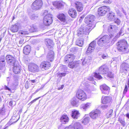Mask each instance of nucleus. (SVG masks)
Returning a JSON list of instances; mask_svg holds the SVG:
<instances>
[{
  "mask_svg": "<svg viewBox=\"0 0 129 129\" xmlns=\"http://www.w3.org/2000/svg\"><path fill=\"white\" fill-rule=\"evenodd\" d=\"M30 29L31 30H30V31L31 32H34L35 31V30L34 29V28L33 27H31V29Z\"/></svg>",
  "mask_w": 129,
  "mask_h": 129,
  "instance_id": "nucleus-59",
  "label": "nucleus"
},
{
  "mask_svg": "<svg viewBox=\"0 0 129 129\" xmlns=\"http://www.w3.org/2000/svg\"><path fill=\"white\" fill-rule=\"evenodd\" d=\"M95 19V16L92 15H89L86 16L85 19V22L88 25L92 23Z\"/></svg>",
  "mask_w": 129,
  "mask_h": 129,
  "instance_id": "nucleus-12",
  "label": "nucleus"
},
{
  "mask_svg": "<svg viewBox=\"0 0 129 129\" xmlns=\"http://www.w3.org/2000/svg\"><path fill=\"white\" fill-rule=\"evenodd\" d=\"M84 16H81V17H80V18L82 19V18H84Z\"/></svg>",
  "mask_w": 129,
  "mask_h": 129,
  "instance_id": "nucleus-64",
  "label": "nucleus"
},
{
  "mask_svg": "<svg viewBox=\"0 0 129 129\" xmlns=\"http://www.w3.org/2000/svg\"><path fill=\"white\" fill-rule=\"evenodd\" d=\"M5 64V62L4 57L2 56L0 57V70L4 68Z\"/></svg>",
  "mask_w": 129,
  "mask_h": 129,
  "instance_id": "nucleus-31",
  "label": "nucleus"
},
{
  "mask_svg": "<svg viewBox=\"0 0 129 129\" xmlns=\"http://www.w3.org/2000/svg\"><path fill=\"white\" fill-rule=\"evenodd\" d=\"M115 22L117 23L118 25H119L120 23V20L117 18H115V20H114Z\"/></svg>",
  "mask_w": 129,
  "mask_h": 129,
  "instance_id": "nucleus-46",
  "label": "nucleus"
},
{
  "mask_svg": "<svg viewBox=\"0 0 129 129\" xmlns=\"http://www.w3.org/2000/svg\"><path fill=\"white\" fill-rule=\"evenodd\" d=\"M7 110L4 108L3 107L0 110V115H4L6 114Z\"/></svg>",
  "mask_w": 129,
  "mask_h": 129,
  "instance_id": "nucleus-40",
  "label": "nucleus"
},
{
  "mask_svg": "<svg viewBox=\"0 0 129 129\" xmlns=\"http://www.w3.org/2000/svg\"><path fill=\"white\" fill-rule=\"evenodd\" d=\"M83 40H77L76 42V44L80 47H82L83 45Z\"/></svg>",
  "mask_w": 129,
  "mask_h": 129,
  "instance_id": "nucleus-39",
  "label": "nucleus"
},
{
  "mask_svg": "<svg viewBox=\"0 0 129 129\" xmlns=\"http://www.w3.org/2000/svg\"><path fill=\"white\" fill-rule=\"evenodd\" d=\"M47 57L48 60L51 61H53L54 58V53L52 50H50L47 55Z\"/></svg>",
  "mask_w": 129,
  "mask_h": 129,
  "instance_id": "nucleus-25",
  "label": "nucleus"
},
{
  "mask_svg": "<svg viewBox=\"0 0 129 129\" xmlns=\"http://www.w3.org/2000/svg\"><path fill=\"white\" fill-rule=\"evenodd\" d=\"M118 38V37L117 36H116L113 38V41H115L117 40Z\"/></svg>",
  "mask_w": 129,
  "mask_h": 129,
  "instance_id": "nucleus-57",
  "label": "nucleus"
},
{
  "mask_svg": "<svg viewBox=\"0 0 129 129\" xmlns=\"http://www.w3.org/2000/svg\"><path fill=\"white\" fill-rule=\"evenodd\" d=\"M109 69L108 67L105 65L101 66L99 69V73L103 74L107 73Z\"/></svg>",
  "mask_w": 129,
  "mask_h": 129,
  "instance_id": "nucleus-18",
  "label": "nucleus"
},
{
  "mask_svg": "<svg viewBox=\"0 0 129 129\" xmlns=\"http://www.w3.org/2000/svg\"><path fill=\"white\" fill-rule=\"evenodd\" d=\"M102 57L103 59H104L108 58V56L107 54H103L102 55Z\"/></svg>",
  "mask_w": 129,
  "mask_h": 129,
  "instance_id": "nucleus-52",
  "label": "nucleus"
},
{
  "mask_svg": "<svg viewBox=\"0 0 129 129\" xmlns=\"http://www.w3.org/2000/svg\"><path fill=\"white\" fill-rule=\"evenodd\" d=\"M126 116L129 118V113H127L126 114Z\"/></svg>",
  "mask_w": 129,
  "mask_h": 129,
  "instance_id": "nucleus-62",
  "label": "nucleus"
},
{
  "mask_svg": "<svg viewBox=\"0 0 129 129\" xmlns=\"http://www.w3.org/2000/svg\"><path fill=\"white\" fill-rule=\"evenodd\" d=\"M112 2L110 0H105L103 2V3L105 4H110Z\"/></svg>",
  "mask_w": 129,
  "mask_h": 129,
  "instance_id": "nucleus-48",
  "label": "nucleus"
},
{
  "mask_svg": "<svg viewBox=\"0 0 129 129\" xmlns=\"http://www.w3.org/2000/svg\"><path fill=\"white\" fill-rule=\"evenodd\" d=\"M9 105L10 106H12V102L11 101L9 103Z\"/></svg>",
  "mask_w": 129,
  "mask_h": 129,
  "instance_id": "nucleus-60",
  "label": "nucleus"
},
{
  "mask_svg": "<svg viewBox=\"0 0 129 129\" xmlns=\"http://www.w3.org/2000/svg\"><path fill=\"white\" fill-rule=\"evenodd\" d=\"M52 21V15L48 14L45 16L43 19V23L45 25L48 26L51 23Z\"/></svg>",
  "mask_w": 129,
  "mask_h": 129,
  "instance_id": "nucleus-7",
  "label": "nucleus"
},
{
  "mask_svg": "<svg viewBox=\"0 0 129 129\" xmlns=\"http://www.w3.org/2000/svg\"><path fill=\"white\" fill-rule=\"evenodd\" d=\"M75 56L73 54H70L66 55L64 59V61L68 63L72 62L75 58Z\"/></svg>",
  "mask_w": 129,
  "mask_h": 129,
  "instance_id": "nucleus-17",
  "label": "nucleus"
},
{
  "mask_svg": "<svg viewBox=\"0 0 129 129\" xmlns=\"http://www.w3.org/2000/svg\"><path fill=\"white\" fill-rule=\"evenodd\" d=\"M127 90V87L126 85H125V88L123 91V94H125Z\"/></svg>",
  "mask_w": 129,
  "mask_h": 129,
  "instance_id": "nucleus-51",
  "label": "nucleus"
},
{
  "mask_svg": "<svg viewBox=\"0 0 129 129\" xmlns=\"http://www.w3.org/2000/svg\"><path fill=\"white\" fill-rule=\"evenodd\" d=\"M82 126L79 123H76L74 124V127L72 125L66 127L64 129H82Z\"/></svg>",
  "mask_w": 129,
  "mask_h": 129,
  "instance_id": "nucleus-19",
  "label": "nucleus"
},
{
  "mask_svg": "<svg viewBox=\"0 0 129 129\" xmlns=\"http://www.w3.org/2000/svg\"><path fill=\"white\" fill-rule=\"evenodd\" d=\"M121 67L123 70L124 71L125 70L126 71L127 69L129 67V65L127 63H124L122 64Z\"/></svg>",
  "mask_w": 129,
  "mask_h": 129,
  "instance_id": "nucleus-38",
  "label": "nucleus"
},
{
  "mask_svg": "<svg viewBox=\"0 0 129 129\" xmlns=\"http://www.w3.org/2000/svg\"><path fill=\"white\" fill-rule=\"evenodd\" d=\"M6 60L7 63L10 65H13L16 63V62L15 58L11 55H8L6 57Z\"/></svg>",
  "mask_w": 129,
  "mask_h": 129,
  "instance_id": "nucleus-10",
  "label": "nucleus"
},
{
  "mask_svg": "<svg viewBox=\"0 0 129 129\" xmlns=\"http://www.w3.org/2000/svg\"><path fill=\"white\" fill-rule=\"evenodd\" d=\"M30 51V46L29 45H27L24 47L23 52L25 54L27 55L29 53Z\"/></svg>",
  "mask_w": 129,
  "mask_h": 129,
  "instance_id": "nucleus-33",
  "label": "nucleus"
},
{
  "mask_svg": "<svg viewBox=\"0 0 129 129\" xmlns=\"http://www.w3.org/2000/svg\"><path fill=\"white\" fill-rule=\"evenodd\" d=\"M113 111V110L112 109H111L109 111L108 113L107 114V115H110L109 117L111 115Z\"/></svg>",
  "mask_w": 129,
  "mask_h": 129,
  "instance_id": "nucleus-53",
  "label": "nucleus"
},
{
  "mask_svg": "<svg viewBox=\"0 0 129 129\" xmlns=\"http://www.w3.org/2000/svg\"><path fill=\"white\" fill-rule=\"evenodd\" d=\"M110 10V9L109 7L106 6L101 7L98 9V14L100 16H103L107 12L109 11Z\"/></svg>",
  "mask_w": 129,
  "mask_h": 129,
  "instance_id": "nucleus-4",
  "label": "nucleus"
},
{
  "mask_svg": "<svg viewBox=\"0 0 129 129\" xmlns=\"http://www.w3.org/2000/svg\"><path fill=\"white\" fill-rule=\"evenodd\" d=\"M66 75V73H58V76L61 78L62 77Z\"/></svg>",
  "mask_w": 129,
  "mask_h": 129,
  "instance_id": "nucleus-45",
  "label": "nucleus"
},
{
  "mask_svg": "<svg viewBox=\"0 0 129 129\" xmlns=\"http://www.w3.org/2000/svg\"><path fill=\"white\" fill-rule=\"evenodd\" d=\"M19 24L18 23H16L12 25L11 28V30L13 32L16 33L19 30Z\"/></svg>",
  "mask_w": 129,
  "mask_h": 129,
  "instance_id": "nucleus-26",
  "label": "nucleus"
},
{
  "mask_svg": "<svg viewBox=\"0 0 129 129\" xmlns=\"http://www.w3.org/2000/svg\"><path fill=\"white\" fill-rule=\"evenodd\" d=\"M119 121L121 124L123 125V126H124L125 124V122L124 121V120L123 119H122L121 118H119Z\"/></svg>",
  "mask_w": 129,
  "mask_h": 129,
  "instance_id": "nucleus-49",
  "label": "nucleus"
},
{
  "mask_svg": "<svg viewBox=\"0 0 129 129\" xmlns=\"http://www.w3.org/2000/svg\"><path fill=\"white\" fill-rule=\"evenodd\" d=\"M25 87L26 88H28V86L27 84H26L25 85Z\"/></svg>",
  "mask_w": 129,
  "mask_h": 129,
  "instance_id": "nucleus-61",
  "label": "nucleus"
},
{
  "mask_svg": "<svg viewBox=\"0 0 129 129\" xmlns=\"http://www.w3.org/2000/svg\"><path fill=\"white\" fill-rule=\"evenodd\" d=\"M13 65L14 66L13 68V71L14 73L15 74H19L21 71V67L18 62H16V63Z\"/></svg>",
  "mask_w": 129,
  "mask_h": 129,
  "instance_id": "nucleus-13",
  "label": "nucleus"
},
{
  "mask_svg": "<svg viewBox=\"0 0 129 129\" xmlns=\"http://www.w3.org/2000/svg\"><path fill=\"white\" fill-rule=\"evenodd\" d=\"M81 63L80 60H79L74 62H71L69 63L68 64V67L70 68H73L76 67L79 65V64Z\"/></svg>",
  "mask_w": 129,
  "mask_h": 129,
  "instance_id": "nucleus-22",
  "label": "nucleus"
},
{
  "mask_svg": "<svg viewBox=\"0 0 129 129\" xmlns=\"http://www.w3.org/2000/svg\"><path fill=\"white\" fill-rule=\"evenodd\" d=\"M75 6L78 11L81 12L83 10L82 4L81 2H76L75 3Z\"/></svg>",
  "mask_w": 129,
  "mask_h": 129,
  "instance_id": "nucleus-27",
  "label": "nucleus"
},
{
  "mask_svg": "<svg viewBox=\"0 0 129 129\" xmlns=\"http://www.w3.org/2000/svg\"><path fill=\"white\" fill-rule=\"evenodd\" d=\"M19 33L21 35H27L28 34V32L26 31H19Z\"/></svg>",
  "mask_w": 129,
  "mask_h": 129,
  "instance_id": "nucleus-44",
  "label": "nucleus"
},
{
  "mask_svg": "<svg viewBox=\"0 0 129 129\" xmlns=\"http://www.w3.org/2000/svg\"><path fill=\"white\" fill-rule=\"evenodd\" d=\"M110 106V105L109 104H106L103 105L102 106V107L103 109H106L108 108Z\"/></svg>",
  "mask_w": 129,
  "mask_h": 129,
  "instance_id": "nucleus-47",
  "label": "nucleus"
},
{
  "mask_svg": "<svg viewBox=\"0 0 129 129\" xmlns=\"http://www.w3.org/2000/svg\"><path fill=\"white\" fill-rule=\"evenodd\" d=\"M45 44L47 48L49 50H52L53 47L54 45L53 41L50 39H47L45 40Z\"/></svg>",
  "mask_w": 129,
  "mask_h": 129,
  "instance_id": "nucleus-14",
  "label": "nucleus"
},
{
  "mask_svg": "<svg viewBox=\"0 0 129 129\" xmlns=\"http://www.w3.org/2000/svg\"><path fill=\"white\" fill-rule=\"evenodd\" d=\"M109 40V36L108 35H105L98 40L97 43L99 46H103L105 45L107 43H108Z\"/></svg>",
  "mask_w": 129,
  "mask_h": 129,
  "instance_id": "nucleus-3",
  "label": "nucleus"
},
{
  "mask_svg": "<svg viewBox=\"0 0 129 129\" xmlns=\"http://www.w3.org/2000/svg\"><path fill=\"white\" fill-rule=\"evenodd\" d=\"M93 76L96 78L98 80H100L102 78V76L100 75L99 73H93L92 75V76L89 78L88 80H89L90 81H92L91 83L94 84H95L94 83V82L93 81Z\"/></svg>",
  "mask_w": 129,
  "mask_h": 129,
  "instance_id": "nucleus-15",
  "label": "nucleus"
},
{
  "mask_svg": "<svg viewBox=\"0 0 129 129\" xmlns=\"http://www.w3.org/2000/svg\"><path fill=\"white\" fill-rule=\"evenodd\" d=\"M31 82L32 83H35L37 81V80L36 79H34L31 80Z\"/></svg>",
  "mask_w": 129,
  "mask_h": 129,
  "instance_id": "nucleus-58",
  "label": "nucleus"
},
{
  "mask_svg": "<svg viewBox=\"0 0 129 129\" xmlns=\"http://www.w3.org/2000/svg\"><path fill=\"white\" fill-rule=\"evenodd\" d=\"M71 104L73 106L77 107L79 105V100L77 98H74L71 100Z\"/></svg>",
  "mask_w": 129,
  "mask_h": 129,
  "instance_id": "nucleus-28",
  "label": "nucleus"
},
{
  "mask_svg": "<svg viewBox=\"0 0 129 129\" xmlns=\"http://www.w3.org/2000/svg\"><path fill=\"white\" fill-rule=\"evenodd\" d=\"M29 71L32 72H37L39 70L38 66L34 63L30 64L28 66Z\"/></svg>",
  "mask_w": 129,
  "mask_h": 129,
  "instance_id": "nucleus-11",
  "label": "nucleus"
},
{
  "mask_svg": "<svg viewBox=\"0 0 129 129\" xmlns=\"http://www.w3.org/2000/svg\"><path fill=\"white\" fill-rule=\"evenodd\" d=\"M4 88H5V89L6 90H7L10 91L11 90L10 89V88L8 87L6 85L5 86Z\"/></svg>",
  "mask_w": 129,
  "mask_h": 129,
  "instance_id": "nucleus-55",
  "label": "nucleus"
},
{
  "mask_svg": "<svg viewBox=\"0 0 129 129\" xmlns=\"http://www.w3.org/2000/svg\"><path fill=\"white\" fill-rule=\"evenodd\" d=\"M91 106V103H87L86 104H83L81 105V108L84 111H86L90 108Z\"/></svg>",
  "mask_w": 129,
  "mask_h": 129,
  "instance_id": "nucleus-30",
  "label": "nucleus"
},
{
  "mask_svg": "<svg viewBox=\"0 0 129 129\" xmlns=\"http://www.w3.org/2000/svg\"><path fill=\"white\" fill-rule=\"evenodd\" d=\"M94 50V49L92 48L90 46L88 47L87 50L86 51V53H91L92 51Z\"/></svg>",
  "mask_w": 129,
  "mask_h": 129,
  "instance_id": "nucleus-42",
  "label": "nucleus"
},
{
  "mask_svg": "<svg viewBox=\"0 0 129 129\" xmlns=\"http://www.w3.org/2000/svg\"><path fill=\"white\" fill-rule=\"evenodd\" d=\"M42 5L41 0H36L32 3L31 7L34 10H38L41 8Z\"/></svg>",
  "mask_w": 129,
  "mask_h": 129,
  "instance_id": "nucleus-5",
  "label": "nucleus"
},
{
  "mask_svg": "<svg viewBox=\"0 0 129 129\" xmlns=\"http://www.w3.org/2000/svg\"><path fill=\"white\" fill-rule=\"evenodd\" d=\"M90 25H87L85 28H80L77 30V35L80 37L88 34L91 29Z\"/></svg>",
  "mask_w": 129,
  "mask_h": 129,
  "instance_id": "nucleus-2",
  "label": "nucleus"
},
{
  "mask_svg": "<svg viewBox=\"0 0 129 129\" xmlns=\"http://www.w3.org/2000/svg\"><path fill=\"white\" fill-rule=\"evenodd\" d=\"M40 98H41V97H39V98H37L35 99L34 100H33V101H31V102L30 103H31L32 104V103H34V102L36 101V100H38Z\"/></svg>",
  "mask_w": 129,
  "mask_h": 129,
  "instance_id": "nucleus-54",
  "label": "nucleus"
},
{
  "mask_svg": "<svg viewBox=\"0 0 129 129\" xmlns=\"http://www.w3.org/2000/svg\"><path fill=\"white\" fill-rule=\"evenodd\" d=\"M101 113L100 111L96 109L92 111L89 113L90 117L92 119H95L99 117Z\"/></svg>",
  "mask_w": 129,
  "mask_h": 129,
  "instance_id": "nucleus-8",
  "label": "nucleus"
},
{
  "mask_svg": "<svg viewBox=\"0 0 129 129\" xmlns=\"http://www.w3.org/2000/svg\"><path fill=\"white\" fill-rule=\"evenodd\" d=\"M117 48L119 52L126 51L128 47L127 41L125 40H120L116 43Z\"/></svg>",
  "mask_w": 129,
  "mask_h": 129,
  "instance_id": "nucleus-1",
  "label": "nucleus"
},
{
  "mask_svg": "<svg viewBox=\"0 0 129 129\" xmlns=\"http://www.w3.org/2000/svg\"><path fill=\"white\" fill-rule=\"evenodd\" d=\"M90 120V117L87 115H85L82 120V122L84 124H86L89 122Z\"/></svg>",
  "mask_w": 129,
  "mask_h": 129,
  "instance_id": "nucleus-34",
  "label": "nucleus"
},
{
  "mask_svg": "<svg viewBox=\"0 0 129 129\" xmlns=\"http://www.w3.org/2000/svg\"><path fill=\"white\" fill-rule=\"evenodd\" d=\"M9 80H10V78H9V77H7V81H9Z\"/></svg>",
  "mask_w": 129,
  "mask_h": 129,
  "instance_id": "nucleus-63",
  "label": "nucleus"
},
{
  "mask_svg": "<svg viewBox=\"0 0 129 129\" xmlns=\"http://www.w3.org/2000/svg\"><path fill=\"white\" fill-rule=\"evenodd\" d=\"M38 15L33 14L30 16V18L32 20H34L36 19L38 17Z\"/></svg>",
  "mask_w": 129,
  "mask_h": 129,
  "instance_id": "nucleus-43",
  "label": "nucleus"
},
{
  "mask_svg": "<svg viewBox=\"0 0 129 129\" xmlns=\"http://www.w3.org/2000/svg\"><path fill=\"white\" fill-rule=\"evenodd\" d=\"M96 45V42L93 41L92 42L89 44V46H90L92 48L94 49Z\"/></svg>",
  "mask_w": 129,
  "mask_h": 129,
  "instance_id": "nucleus-41",
  "label": "nucleus"
},
{
  "mask_svg": "<svg viewBox=\"0 0 129 129\" xmlns=\"http://www.w3.org/2000/svg\"><path fill=\"white\" fill-rule=\"evenodd\" d=\"M68 13L69 15L72 18H76L77 14L76 10L74 9H70L68 11Z\"/></svg>",
  "mask_w": 129,
  "mask_h": 129,
  "instance_id": "nucleus-24",
  "label": "nucleus"
},
{
  "mask_svg": "<svg viewBox=\"0 0 129 129\" xmlns=\"http://www.w3.org/2000/svg\"><path fill=\"white\" fill-rule=\"evenodd\" d=\"M115 14L113 12H110L108 17V19L111 21H113L115 20Z\"/></svg>",
  "mask_w": 129,
  "mask_h": 129,
  "instance_id": "nucleus-37",
  "label": "nucleus"
},
{
  "mask_svg": "<svg viewBox=\"0 0 129 129\" xmlns=\"http://www.w3.org/2000/svg\"><path fill=\"white\" fill-rule=\"evenodd\" d=\"M64 4V3L62 1H57L53 3V5L58 9L63 6Z\"/></svg>",
  "mask_w": 129,
  "mask_h": 129,
  "instance_id": "nucleus-20",
  "label": "nucleus"
},
{
  "mask_svg": "<svg viewBox=\"0 0 129 129\" xmlns=\"http://www.w3.org/2000/svg\"><path fill=\"white\" fill-rule=\"evenodd\" d=\"M102 93L104 94H107L108 93V90L109 88L105 84H104L100 87Z\"/></svg>",
  "mask_w": 129,
  "mask_h": 129,
  "instance_id": "nucleus-21",
  "label": "nucleus"
},
{
  "mask_svg": "<svg viewBox=\"0 0 129 129\" xmlns=\"http://www.w3.org/2000/svg\"><path fill=\"white\" fill-rule=\"evenodd\" d=\"M111 100V98L108 96L103 97L102 98V102L104 104H109Z\"/></svg>",
  "mask_w": 129,
  "mask_h": 129,
  "instance_id": "nucleus-29",
  "label": "nucleus"
},
{
  "mask_svg": "<svg viewBox=\"0 0 129 129\" xmlns=\"http://www.w3.org/2000/svg\"><path fill=\"white\" fill-rule=\"evenodd\" d=\"M81 61V62H82V65L85 66L87 65L90 62V60L87 57H86L84 59H82Z\"/></svg>",
  "mask_w": 129,
  "mask_h": 129,
  "instance_id": "nucleus-35",
  "label": "nucleus"
},
{
  "mask_svg": "<svg viewBox=\"0 0 129 129\" xmlns=\"http://www.w3.org/2000/svg\"><path fill=\"white\" fill-rule=\"evenodd\" d=\"M24 42V40L23 39H21L19 41V44H22Z\"/></svg>",
  "mask_w": 129,
  "mask_h": 129,
  "instance_id": "nucleus-56",
  "label": "nucleus"
},
{
  "mask_svg": "<svg viewBox=\"0 0 129 129\" xmlns=\"http://www.w3.org/2000/svg\"><path fill=\"white\" fill-rule=\"evenodd\" d=\"M57 17L61 21L65 22L66 21V16L63 13H62L59 14L57 16Z\"/></svg>",
  "mask_w": 129,
  "mask_h": 129,
  "instance_id": "nucleus-36",
  "label": "nucleus"
},
{
  "mask_svg": "<svg viewBox=\"0 0 129 129\" xmlns=\"http://www.w3.org/2000/svg\"><path fill=\"white\" fill-rule=\"evenodd\" d=\"M80 115V113L78 110H74L72 111L71 116L74 119H78Z\"/></svg>",
  "mask_w": 129,
  "mask_h": 129,
  "instance_id": "nucleus-23",
  "label": "nucleus"
},
{
  "mask_svg": "<svg viewBox=\"0 0 129 129\" xmlns=\"http://www.w3.org/2000/svg\"><path fill=\"white\" fill-rule=\"evenodd\" d=\"M50 65L48 62L44 61L42 62L40 65V67L42 70H47L50 67Z\"/></svg>",
  "mask_w": 129,
  "mask_h": 129,
  "instance_id": "nucleus-16",
  "label": "nucleus"
},
{
  "mask_svg": "<svg viewBox=\"0 0 129 129\" xmlns=\"http://www.w3.org/2000/svg\"><path fill=\"white\" fill-rule=\"evenodd\" d=\"M108 76L111 78H113V74L111 72H109L108 74Z\"/></svg>",
  "mask_w": 129,
  "mask_h": 129,
  "instance_id": "nucleus-50",
  "label": "nucleus"
},
{
  "mask_svg": "<svg viewBox=\"0 0 129 129\" xmlns=\"http://www.w3.org/2000/svg\"><path fill=\"white\" fill-rule=\"evenodd\" d=\"M60 120L61 123L65 124L69 121V119L67 115H64L61 117Z\"/></svg>",
  "mask_w": 129,
  "mask_h": 129,
  "instance_id": "nucleus-32",
  "label": "nucleus"
},
{
  "mask_svg": "<svg viewBox=\"0 0 129 129\" xmlns=\"http://www.w3.org/2000/svg\"><path fill=\"white\" fill-rule=\"evenodd\" d=\"M117 29V27L115 25H112L109 26L108 31L110 33L109 35L111 38L114 36V34L115 33Z\"/></svg>",
  "mask_w": 129,
  "mask_h": 129,
  "instance_id": "nucleus-9",
  "label": "nucleus"
},
{
  "mask_svg": "<svg viewBox=\"0 0 129 129\" xmlns=\"http://www.w3.org/2000/svg\"><path fill=\"white\" fill-rule=\"evenodd\" d=\"M76 96L78 99L84 101L87 99V96L85 92L82 90H79L77 92Z\"/></svg>",
  "mask_w": 129,
  "mask_h": 129,
  "instance_id": "nucleus-6",
  "label": "nucleus"
}]
</instances>
